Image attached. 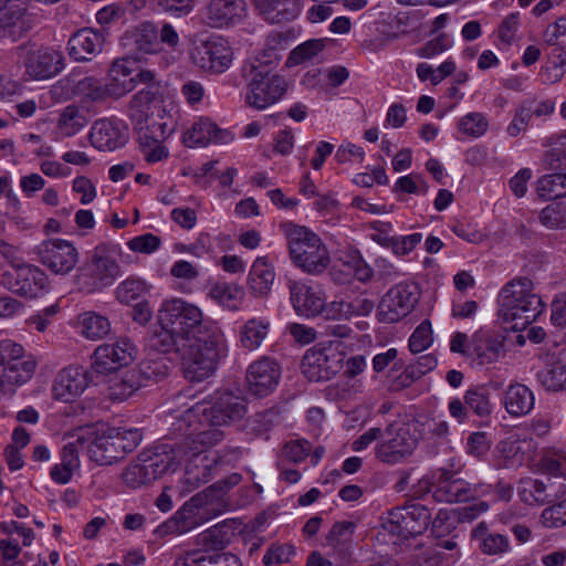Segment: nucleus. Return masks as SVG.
<instances>
[{
  "instance_id": "obj_54",
  "label": "nucleus",
  "mask_w": 566,
  "mask_h": 566,
  "mask_svg": "<svg viewBox=\"0 0 566 566\" xmlns=\"http://www.w3.org/2000/svg\"><path fill=\"white\" fill-rule=\"evenodd\" d=\"M539 221L549 229H566V200L545 207L539 213Z\"/></svg>"
},
{
  "instance_id": "obj_61",
  "label": "nucleus",
  "mask_w": 566,
  "mask_h": 566,
  "mask_svg": "<svg viewBox=\"0 0 566 566\" xmlns=\"http://www.w3.org/2000/svg\"><path fill=\"white\" fill-rule=\"evenodd\" d=\"M311 450L312 446L307 440H291L284 444L282 455L290 462L300 463L308 457Z\"/></svg>"
},
{
  "instance_id": "obj_62",
  "label": "nucleus",
  "mask_w": 566,
  "mask_h": 566,
  "mask_svg": "<svg viewBox=\"0 0 566 566\" xmlns=\"http://www.w3.org/2000/svg\"><path fill=\"white\" fill-rule=\"evenodd\" d=\"M161 240L153 233H145L127 242L129 250L143 254H150L159 249Z\"/></svg>"
},
{
  "instance_id": "obj_59",
  "label": "nucleus",
  "mask_w": 566,
  "mask_h": 566,
  "mask_svg": "<svg viewBox=\"0 0 566 566\" xmlns=\"http://www.w3.org/2000/svg\"><path fill=\"white\" fill-rule=\"evenodd\" d=\"M154 7L175 18L188 15L195 8L193 0H150Z\"/></svg>"
},
{
  "instance_id": "obj_14",
  "label": "nucleus",
  "mask_w": 566,
  "mask_h": 566,
  "mask_svg": "<svg viewBox=\"0 0 566 566\" xmlns=\"http://www.w3.org/2000/svg\"><path fill=\"white\" fill-rule=\"evenodd\" d=\"M381 442L376 446V458L387 464H397L410 457L417 448V439L408 429L399 428L394 431L388 426L382 431Z\"/></svg>"
},
{
  "instance_id": "obj_45",
  "label": "nucleus",
  "mask_w": 566,
  "mask_h": 566,
  "mask_svg": "<svg viewBox=\"0 0 566 566\" xmlns=\"http://www.w3.org/2000/svg\"><path fill=\"white\" fill-rule=\"evenodd\" d=\"M82 335L91 340L104 338L111 332V323L106 316L95 312H86L78 318Z\"/></svg>"
},
{
  "instance_id": "obj_24",
  "label": "nucleus",
  "mask_w": 566,
  "mask_h": 566,
  "mask_svg": "<svg viewBox=\"0 0 566 566\" xmlns=\"http://www.w3.org/2000/svg\"><path fill=\"white\" fill-rule=\"evenodd\" d=\"M289 290L292 305L298 315H321L324 310V294L318 287L294 281L289 284Z\"/></svg>"
},
{
  "instance_id": "obj_29",
  "label": "nucleus",
  "mask_w": 566,
  "mask_h": 566,
  "mask_svg": "<svg viewBox=\"0 0 566 566\" xmlns=\"http://www.w3.org/2000/svg\"><path fill=\"white\" fill-rule=\"evenodd\" d=\"M356 524L350 521L336 522L325 537L327 555L338 562L347 560L352 553L353 535Z\"/></svg>"
},
{
  "instance_id": "obj_57",
  "label": "nucleus",
  "mask_w": 566,
  "mask_h": 566,
  "mask_svg": "<svg viewBox=\"0 0 566 566\" xmlns=\"http://www.w3.org/2000/svg\"><path fill=\"white\" fill-rule=\"evenodd\" d=\"M432 340L431 323L423 321L411 334L408 347L412 354H418L427 349L432 344Z\"/></svg>"
},
{
  "instance_id": "obj_58",
  "label": "nucleus",
  "mask_w": 566,
  "mask_h": 566,
  "mask_svg": "<svg viewBox=\"0 0 566 566\" xmlns=\"http://www.w3.org/2000/svg\"><path fill=\"white\" fill-rule=\"evenodd\" d=\"M489 123L481 113H470L463 116L458 128L463 134L471 137H480L488 130Z\"/></svg>"
},
{
  "instance_id": "obj_8",
  "label": "nucleus",
  "mask_w": 566,
  "mask_h": 566,
  "mask_svg": "<svg viewBox=\"0 0 566 566\" xmlns=\"http://www.w3.org/2000/svg\"><path fill=\"white\" fill-rule=\"evenodd\" d=\"M122 275L116 251L106 245H97L90 259L78 269L77 285L85 293H95L113 285Z\"/></svg>"
},
{
  "instance_id": "obj_51",
  "label": "nucleus",
  "mask_w": 566,
  "mask_h": 566,
  "mask_svg": "<svg viewBox=\"0 0 566 566\" xmlns=\"http://www.w3.org/2000/svg\"><path fill=\"white\" fill-rule=\"evenodd\" d=\"M325 48V40L311 39L293 49L287 57L286 65L295 66L311 61Z\"/></svg>"
},
{
  "instance_id": "obj_35",
  "label": "nucleus",
  "mask_w": 566,
  "mask_h": 566,
  "mask_svg": "<svg viewBox=\"0 0 566 566\" xmlns=\"http://www.w3.org/2000/svg\"><path fill=\"white\" fill-rule=\"evenodd\" d=\"M472 539L478 542L479 549L486 555H499L510 549V541L505 535L489 533L484 522L472 530Z\"/></svg>"
},
{
  "instance_id": "obj_64",
  "label": "nucleus",
  "mask_w": 566,
  "mask_h": 566,
  "mask_svg": "<svg viewBox=\"0 0 566 566\" xmlns=\"http://www.w3.org/2000/svg\"><path fill=\"white\" fill-rule=\"evenodd\" d=\"M172 566H209L208 551L201 547L186 551L176 557Z\"/></svg>"
},
{
  "instance_id": "obj_46",
  "label": "nucleus",
  "mask_w": 566,
  "mask_h": 566,
  "mask_svg": "<svg viewBox=\"0 0 566 566\" xmlns=\"http://www.w3.org/2000/svg\"><path fill=\"white\" fill-rule=\"evenodd\" d=\"M537 379L548 391H558L566 388V363L556 360L537 373Z\"/></svg>"
},
{
  "instance_id": "obj_13",
  "label": "nucleus",
  "mask_w": 566,
  "mask_h": 566,
  "mask_svg": "<svg viewBox=\"0 0 566 566\" xmlns=\"http://www.w3.org/2000/svg\"><path fill=\"white\" fill-rule=\"evenodd\" d=\"M133 62L128 59L115 60L108 70V81L106 83L111 98L118 99L132 92L137 83L146 84L149 83L160 84L156 81V75L153 71L140 70L133 75Z\"/></svg>"
},
{
  "instance_id": "obj_32",
  "label": "nucleus",
  "mask_w": 566,
  "mask_h": 566,
  "mask_svg": "<svg viewBox=\"0 0 566 566\" xmlns=\"http://www.w3.org/2000/svg\"><path fill=\"white\" fill-rule=\"evenodd\" d=\"M534 394L523 384H513L507 387L504 394V407L513 417H521L530 413L534 408Z\"/></svg>"
},
{
  "instance_id": "obj_39",
  "label": "nucleus",
  "mask_w": 566,
  "mask_h": 566,
  "mask_svg": "<svg viewBox=\"0 0 566 566\" xmlns=\"http://www.w3.org/2000/svg\"><path fill=\"white\" fill-rule=\"evenodd\" d=\"M107 431L113 438L118 461L133 452L143 440V432L137 428L112 427L107 428Z\"/></svg>"
},
{
  "instance_id": "obj_11",
  "label": "nucleus",
  "mask_w": 566,
  "mask_h": 566,
  "mask_svg": "<svg viewBox=\"0 0 566 566\" xmlns=\"http://www.w3.org/2000/svg\"><path fill=\"white\" fill-rule=\"evenodd\" d=\"M430 511L420 503L395 507L389 512L384 528L399 539L421 535L429 526Z\"/></svg>"
},
{
  "instance_id": "obj_49",
  "label": "nucleus",
  "mask_w": 566,
  "mask_h": 566,
  "mask_svg": "<svg viewBox=\"0 0 566 566\" xmlns=\"http://www.w3.org/2000/svg\"><path fill=\"white\" fill-rule=\"evenodd\" d=\"M73 97H75L73 76H66L40 95V106L49 107L52 103H60Z\"/></svg>"
},
{
  "instance_id": "obj_27",
  "label": "nucleus",
  "mask_w": 566,
  "mask_h": 566,
  "mask_svg": "<svg viewBox=\"0 0 566 566\" xmlns=\"http://www.w3.org/2000/svg\"><path fill=\"white\" fill-rule=\"evenodd\" d=\"M242 531V523L230 518L201 532L196 537V544L211 553L227 547L233 537Z\"/></svg>"
},
{
  "instance_id": "obj_21",
  "label": "nucleus",
  "mask_w": 566,
  "mask_h": 566,
  "mask_svg": "<svg viewBox=\"0 0 566 566\" xmlns=\"http://www.w3.org/2000/svg\"><path fill=\"white\" fill-rule=\"evenodd\" d=\"M105 35L92 28H82L73 33L67 41V51L76 62H88L96 57L104 48Z\"/></svg>"
},
{
  "instance_id": "obj_26",
  "label": "nucleus",
  "mask_w": 566,
  "mask_h": 566,
  "mask_svg": "<svg viewBox=\"0 0 566 566\" xmlns=\"http://www.w3.org/2000/svg\"><path fill=\"white\" fill-rule=\"evenodd\" d=\"M245 15L247 3L244 0H211L207 6V19L213 28L238 24Z\"/></svg>"
},
{
  "instance_id": "obj_48",
  "label": "nucleus",
  "mask_w": 566,
  "mask_h": 566,
  "mask_svg": "<svg viewBox=\"0 0 566 566\" xmlns=\"http://www.w3.org/2000/svg\"><path fill=\"white\" fill-rule=\"evenodd\" d=\"M123 480L126 485L137 489L157 479L154 475V471L148 468L145 461H140L138 455L123 472Z\"/></svg>"
},
{
  "instance_id": "obj_12",
  "label": "nucleus",
  "mask_w": 566,
  "mask_h": 566,
  "mask_svg": "<svg viewBox=\"0 0 566 566\" xmlns=\"http://www.w3.org/2000/svg\"><path fill=\"white\" fill-rule=\"evenodd\" d=\"M191 59L201 70L219 74L230 67L232 51L228 41L213 35L195 44Z\"/></svg>"
},
{
  "instance_id": "obj_38",
  "label": "nucleus",
  "mask_w": 566,
  "mask_h": 566,
  "mask_svg": "<svg viewBox=\"0 0 566 566\" xmlns=\"http://www.w3.org/2000/svg\"><path fill=\"white\" fill-rule=\"evenodd\" d=\"M469 410L481 419H489L493 412L491 389L486 385L470 387L463 396Z\"/></svg>"
},
{
  "instance_id": "obj_1",
  "label": "nucleus",
  "mask_w": 566,
  "mask_h": 566,
  "mask_svg": "<svg viewBox=\"0 0 566 566\" xmlns=\"http://www.w3.org/2000/svg\"><path fill=\"white\" fill-rule=\"evenodd\" d=\"M158 322L159 329L153 336L151 346L161 353L176 354L189 381L209 378L227 353L221 329L203 322L200 308L180 298L163 304Z\"/></svg>"
},
{
  "instance_id": "obj_55",
  "label": "nucleus",
  "mask_w": 566,
  "mask_h": 566,
  "mask_svg": "<svg viewBox=\"0 0 566 566\" xmlns=\"http://www.w3.org/2000/svg\"><path fill=\"white\" fill-rule=\"evenodd\" d=\"M145 292V282L137 277L126 279L115 290L116 298L125 304L137 301Z\"/></svg>"
},
{
  "instance_id": "obj_31",
  "label": "nucleus",
  "mask_w": 566,
  "mask_h": 566,
  "mask_svg": "<svg viewBox=\"0 0 566 566\" xmlns=\"http://www.w3.org/2000/svg\"><path fill=\"white\" fill-rule=\"evenodd\" d=\"M91 142L99 150H114L125 143V136L109 119L97 120L91 132Z\"/></svg>"
},
{
  "instance_id": "obj_16",
  "label": "nucleus",
  "mask_w": 566,
  "mask_h": 566,
  "mask_svg": "<svg viewBox=\"0 0 566 566\" xmlns=\"http://www.w3.org/2000/svg\"><path fill=\"white\" fill-rule=\"evenodd\" d=\"M136 346L128 338L99 345L93 354V369L98 374L115 373L136 358Z\"/></svg>"
},
{
  "instance_id": "obj_56",
  "label": "nucleus",
  "mask_w": 566,
  "mask_h": 566,
  "mask_svg": "<svg viewBox=\"0 0 566 566\" xmlns=\"http://www.w3.org/2000/svg\"><path fill=\"white\" fill-rule=\"evenodd\" d=\"M543 473L551 476H564L566 474V457L558 451H546L538 463Z\"/></svg>"
},
{
  "instance_id": "obj_34",
  "label": "nucleus",
  "mask_w": 566,
  "mask_h": 566,
  "mask_svg": "<svg viewBox=\"0 0 566 566\" xmlns=\"http://www.w3.org/2000/svg\"><path fill=\"white\" fill-rule=\"evenodd\" d=\"M275 279V272L264 259L258 258L248 275V286L252 294L256 296H265L271 291Z\"/></svg>"
},
{
  "instance_id": "obj_23",
  "label": "nucleus",
  "mask_w": 566,
  "mask_h": 566,
  "mask_svg": "<svg viewBox=\"0 0 566 566\" xmlns=\"http://www.w3.org/2000/svg\"><path fill=\"white\" fill-rule=\"evenodd\" d=\"M472 364L491 370L506 355L505 337L501 334L484 333L475 338Z\"/></svg>"
},
{
  "instance_id": "obj_25",
  "label": "nucleus",
  "mask_w": 566,
  "mask_h": 566,
  "mask_svg": "<svg viewBox=\"0 0 566 566\" xmlns=\"http://www.w3.org/2000/svg\"><path fill=\"white\" fill-rule=\"evenodd\" d=\"M233 139L230 130L217 126L211 119L201 117L184 134L187 147L207 146L210 143L228 144Z\"/></svg>"
},
{
  "instance_id": "obj_6",
  "label": "nucleus",
  "mask_w": 566,
  "mask_h": 566,
  "mask_svg": "<svg viewBox=\"0 0 566 566\" xmlns=\"http://www.w3.org/2000/svg\"><path fill=\"white\" fill-rule=\"evenodd\" d=\"M292 263L307 274L323 273L331 263V255L321 237L307 227L293 222L280 224Z\"/></svg>"
},
{
  "instance_id": "obj_2",
  "label": "nucleus",
  "mask_w": 566,
  "mask_h": 566,
  "mask_svg": "<svg viewBox=\"0 0 566 566\" xmlns=\"http://www.w3.org/2000/svg\"><path fill=\"white\" fill-rule=\"evenodd\" d=\"M280 39V33H272L268 48L242 65V76L248 81L245 101L256 109L276 103L287 88L285 78L273 72L279 62L276 45Z\"/></svg>"
},
{
  "instance_id": "obj_10",
  "label": "nucleus",
  "mask_w": 566,
  "mask_h": 566,
  "mask_svg": "<svg viewBox=\"0 0 566 566\" xmlns=\"http://www.w3.org/2000/svg\"><path fill=\"white\" fill-rule=\"evenodd\" d=\"M344 360L345 354L340 342H322L306 350L301 368L310 381H327L340 371Z\"/></svg>"
},
{
  "instance_id": "obj_37",
  "label": "nucleus",
  "mask_w": 566,
  "mask_h": 566,
  "mask_svg": "<svg viewBox=\"0 0 566 566\" xmlns=\"http://www.w3.org/2000/svg\"><path fill=\"white\" fill-rule=\"evenodd\" d=\"M90 112L76 104L63 108L57 120V128L64 136H73L90 123Z\"/></svg>"
},
{
  "instance_id": "obj_52",
  "label": "nucleus",
  "mask_w": 566,
  "mask_h": 566,
  "mask_svg": "<svg viewBox=\"0 0 566 566\" xmlns=\"http://www.w3.org/2000/svg\"><path fill=\"white\" fill-rule=\"evenodd\" d=\"M20 24L19 35L29 31L33 27L31 14H27V9L21 7H11L7 12L0 15V29H14Z\"/></svg>"
},
{
  "instance_id": "obj_42",
  "label": "nucleus",
  "mask_w": 566,
  "mask_h": 566,
  "mask_svg": "<svg viewBox=\"0 0 566 566\" xmlns=\"http://www.w3.org/2000/svg\"><path fill=\"white\" fill-rule=\"evenodd\" d=\"M270 323L264 318H250L240 329L241 346L248 350L258 349L266 338Z\"/></svg>"
},
{
  "instance_id": "obj_40",
  "label": "nucleus",
  "mask_w": 566,
  "mask_h": 566,
  "mask_svg": "<svg viewBox=\"0 0 566 566\" xmlns=\"http://www.w3.org/2000/svg\"><path fill=\"white\" fill-rule=\"evenodd\" d=\"M245 292L242 286L235 283L218 282L209 292V296L223 307L231 311L240 308Z\"/></svg>"
},
{
  "instance_id": "obj_60",
  "label": "nucleus",
  "mask_w": 566,
  "mask_h": 566,
  "mask_svg": "<svg viewBox=\"0 0 566 566\" xmlns=\"http://www.w3.org/2000/svg\"><path fill=\"white\" fill-rule=\"evenodd\" d=\"M279 421V412L275 409H266L256 412L249 419V427L255 434H263L270 431Z\"/></svg>"
},
{
  "instance_id": "obj_3",
  "label": "nucleus",
  "mask_w": 566,
  "mask_h": 566,
  "mask_svg": "<svg viewBox=\"0 0 566 566\" xmlns=\"http://www.w3.org/2000/svg\"><path fill=\"white\" fill-rule=\"evenodd\" d=\"M149 84L133 95L127 107L137 140H143L144 145L147 140L164 142L175 129V120L163 105L161 85Z\"/></svg>"
},
{
  "instance_id": "obj_63",
  "label": "nucleus",
  "mask_w": 566,
  "mask_h": 566,
  "mask_svg": "<svg viewBox=\"0 0 566 566\" xmlns=\"http://www.w3.org/2000/svg\"><path fill=\"white\" fill-rule=\"evenodd\" d=\"M542 521L548 527H557L566 524V499L546 507L542 512Z\"/></svg>"
},
{
  "instance_id": "obj_53",
  "label": "nucleus",
  "mask_w": 566,
  "mask_h": 566,
  "mask_svg": "<svg viewBox=\"0 0 566 566\" xmlns=\"http://www.w3.org/2000/svg\"><path fill=\"white\" fill-rule=\"evenodd\" d=\"M75 438L73 441L66 443L62 449L61 463L74 470L78 465L77 454L81 451L87 452L88 436L81 429L76 434L72 436Z\"/></svg>"
},
{
  "instance_id": "obj_47",
  "label": "nucleus",
  "mask_w": 566,
  "mask_h": 566,
  "mask_svg": "<svg viewBox=\"0 0 566 566\" xmlns=\"http://www.w3.org/2000/svg\"><path fill=\"white\" fill-rule=\"evenodd\" d=\"M261 15L271 23H281L295 18V12L285 7L281 0H253Z\"/></svg>"
},
{
  "instance_id": "obj_7",
  "label": "nucleus",
  "mask_w": 566,
  "mask_h": 566,
  "mask_svg": "<svg viewBox=\"0 0 566 566\" xmlns=\"http://www.w3.org/2000/svg\"><path fill=\"white\" fill-rule=\"evenodd\" d=\"M247 413L244 398L232 391H219L210 402H197L176 417L174 430L185 432L202 417L207 424L226 426L238 421Z\"/></svg>"
},
{
  "instance_id": "obj_5",
  "label": "nucleus",
  "mask_w": 566,
  "mask_h": 566,
  "mask_svg": "<svg viewBox=\"0 0 566 566\" xmlns=\"http://www.w3.org/2000/svg\"><path fill=\"white\" fill-rule=\"evenodd\" d=\"M500 315L513 329H523L544 311L545 304L534 291V283L525 276L507 282L499 295Z\"/></svg>"
},
{
  "instance_id": "obj_33",
  "label": "nucleus",
  "mask_w": 566,
  "mask_h": 566,
  "mask_svg": "<svg viewBox=\"0 0 566 566\" xmlns=\"http://www.w3.org/2000/svg\"><path fill=\"white\" fill-rule=\"evenodd\" d=\"M143 387L139 375L135 369H128L115 374L108 382V398L114 402H122L128 399L134 392Z\"/></svg>"
},
{
  "instance_id": "obj_43",
  "label": "nucleus",
  "mask_w": 566,
  "mask_h": 566,
  "mask_svg": "<svg viewBox=\"0 0 566 566\" xmlns=\"http://www.w3.org/2000/svg\"><path fill=\"white\" fill-rule=\"evenodd\" d=\"M64 55L62 51L45 46L38 51V80L53 77L64 69Z\"/></svg>"
},
{
  "instance_id": "obj_4",
  "label": "nucleus",
  "mask_w": 566,
  "mask_h": 566,
  "mask_svg": "<svg viewBox=\"0 0 566 566\" xmlns=\"http://www.w3.org/2000/svg\"><path fill=\"white\" fill-rule=\"evenodd\" d=\"M202 417H199L196 424L191 426L185 432H177L174 430V422L171 423V434L175 439L179 440V453H186L191 458L186 465L185 482L193 488L207 483L211 479V464L208 463L207 457H200L207 449L214 447L222 442L226 433L221 426L208 424L207 429L198 430V426L202 422Z\"/></svg>"
},
{
  "instance_id": "obj_9",
  "label": "nucleus",
  "mask_w": 566,
  "mask_h": 566,
  "mask_svg": "<svg viewBox=\"0 0 566 566\" xmlns=\"http://www.w3.org/2000/svg\"><path fill=\"white\" fill-rule=\"evenodd\" d=\"M241 480L239 474H232L227 479L219 480L201 493L193 496L188 503L178 510L171 518L161 526L164 533L184 534L199 525L195 509L199 505L210 504L220 501L222 496Z\"/></svg>"
},
{
  "instance_id": "obj_20",
  "label": "nucleus",
  "mask_w": 566,
  "mask_h": 566,
  "mask_svg": "<svg viewBox=\"0 0 566 566\" xmlns=\"http://www.w3.org/2000/svg\"><path fill=\"white\" fill-rule=\"evenodd\" d=\"M92 381L90 371L82 366H69L55 377L52 392L56 400L71 402L81 396Z\"/></svg>"
},
{
  "instance_id": "obj_44",
  "label": "nucleus",
  "mask_w": 566,
  "mask_h": 566,
  "mask_svg": "<svg viewBox=\"0 0 566 566\" xmlns=\"http://www.w3.org/2000/svg\"><path fill=\"white\" fill-rule=\"evenodd\" d=\"M74 96L81 97L86 102H104L111 98L108 87L102 84L101 81L94 76H85L81 80L73 77Z\"/></svg>"
},
{
  "instance_id": "obj_19",
  "label": "nucleus",
  "mask_w": 566,
  "mask_h": 566,
  "mask_svg": "<svg viewBox=\"0 0 566 566\" xmlns=\"http://www.w3.org/2000/svg\"><path fill=\"white\" fill-rule=\"evenodd\" d=\"M564 151L554 149L545 156V164L553 174L537 180L536 192L544 200H553L566 196V172L563 166Z\"/></svg>"
},
{
  "instance_id": "obj_50",
  "label": "nucleus",
  "mask_w": 566,
  "mask_h": 566,
  "mask_svg": "<svg viewBox=\"0 0 566 566\" xmlns=\"http://www.w3.org/2000/svg\"><path fill=\"white\" fill-rule=\"evenodd\" d=\"M139 375V380L143 381V387L147 381H159L167 377L170 371V366L164 358L146 359L143 360L138 368H134Z\"/></svg>"
},
{
  "instance_id": "obj_30",
  "label": "nucleus",
  "mask_w": 566,
  "mask_h": 566,
  "mask_svg": "<svg viewBox=\"0 0 566 566\" xmlns=\"http://www.w3.org/2000/svg\"><path fill=\"white\" fill-rule=\"evenodd\" d=\"M125 45H132L135 50L146 54L160 51L157 27L149 21L143 22L132 31H127L124 38Z\"/></svg>"
},
{
  "instance_id": "obj_15",
  "label": "nucleus",
  "mask_w": 566,
  "mask_h": 566,
  "mask_svg": "<svg viewBox=\"0 0 566 566\" xmlns=\"http://www.w3.org/2000/svg\"><path fill=\"white\" fill-rule=\"evenodd\" d=\"M419 300L417 286L400 283L391 287L379 304L380 321L395 323L407 316Z\"/></svg>"
},
{
  "instance_id": "obj_22",
  "label": "nucleus",
  "mask_w": 566,
  "mask_h": 566,
  "mask_svg": "<svg viewBox=\"0 0 566 566\" xmlns=\"http://www.w3.org/2000/svg\"><path fill=\"white\" fill-rule=\"evenodd\" d=\"M179 441L174 443H160L153 448V450L143 451L139 454V460L145 461L148 468L154 471L156 479L160 478L170 470H175L185 458L186 453H179Z\"/></svg>"
},
{
  "instance_id": "obj_17",
  "label": "nucleus",
  "mask_w": 566,
  "mask_h": 566,
  "mask_svg": "<svg viewBox=\"0 0 566 566\" xmlns=\"http://www.w3.org/2000/svg\"><path fill=\"white\" fill-rule=\"evenodd\" d=\"M281 379V367L276 360L261 357L253 361L247 369V390L256 398L271 395Z\"/></svg>"
},
{
  "instance_id": "obj_28",
  "label": "nucleus",
  "mask_w": 566,
  "mask_h": 566,
  "mask_svg": "<svg viewBox=\"0 0 566 566\" xmlns=\"http://www.w3.org/2000/svg\"><path fill=\"white\" fill-rule=\"evenodd\" d=\"M433 497L439 502L447 503L467 502L474 500V489H471L470 482L444 471L439 476Z\"/></svg>"
},
{
  "instance_id": "obj_18",
  "label": "nucleus",
  "mask_w": 566,
  "mask_h": 566,
  "mask_svg": "<svg viewBox=\"0 0 566 566\" xmlns=\"http://www.w3.org/2000/svg\"><path fill=\"white\" fill-rule=\"evenodd\" d=\"M38 256L41 263L55 274L69 273L78 261L76 248L62 239L43 241L38 249Z\"/></svg>"
},
{
  "instance_id": "obj_41",
  "label": "nucleus",
  "mask_w": 566,
  "mask_h": 566,
  "mask_svg": "<svg viewBox=\"0 0 566 566\" xmlns=\"http://www.w3.org/2000/svg\"><path fill=\"white\" fill-rule=\"evenodd\" d=\"M31 441L30 433L21 426L17 427L11 436V442L6 447L3 455L10 471H17L23 468L24 460L22 449Z\"/></svg>"
},
{
  "instance_id": "obj_36",
  "label": "nucleus",
  "mask_w": 566,
  "mask_h": 566,
  "mask_svg": "<svg viewBox=\"0 0 566 566\" xmlns=\"http://www.w3.org/2000/svg\"><path fill=\"white\" fill-rule=\"evenodd\" d=\"M88 438L87 454L93 462L99 465H111L118 461L113 438L108 436L107 429L94 438Z\"/></svg>"
}]
</instances>
